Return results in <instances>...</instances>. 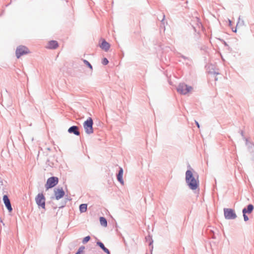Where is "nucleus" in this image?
Instances as JSON below:
<instances>
[{"mask_svg": "<svg viewBox=\"0 0 254 254\" xmlns=\"http://www.w3.org/2000/svg\"><path fill=\"white\" fill-rule=\"evenodd\" d=\"M186 181L190 188L195 190L198 187V177L194 175L191 170H188L186 173Z\"/></svg>", "mask_w": 254, "mask_h": 254, "instance_id": "1", "label": "nucleus"}, {"mask_svg": "<svg viewBox=\"0 0 254 254\" xmlns=\"http://www.w3.org/2000/svg\"><path fill=\"white\" fill-rule=\"evenodd\" d=\"M93 120L91 118H89L83 123L84 128L87 134H91L93 132Z\"/></svg>", "mask_w": 254, "mask_h": 254, "instance_id": "2", "label": "nucleus"}, {"mask_svg": "<svg viewBox=\"0 0 254 254\" xmlns=\"http://www.w3.org/2000/svg\"><path fill=\"white\" fill-rule=\"evenodd\" d=\"M192 90L191 86H189L185 84H180L178 88L177 91L181 94H186Z\"/></svg>", "mask_w": 254, "mask_h": 254, "instance_id": "3", "label": "nucleus"}, {"mask_svg": "<svg viewBox=\"0 0 254 254\" xmlns=\"http://www.w3.org/2000/svg\"><path fill=\"white\" fill-rule=\"evenodd\" d=\"M59 179L57 177H50L47 180L46 184L45 185L46 188L47 190H48L50 188H52L55 187L56 185H57Z\"/></svg>", "mask_w": 254, "mask_h": 254, "instance_id": "4", "label": "nucleus"}, {"mask_svg": "<svg viewBox=\"0 0 254 254\" xmlns=\"http://www.w3.org/2000/svg\"><path fill=\"white\" fill-rule=\"evenodd\" d=\"M30 53L29 49L23 46H20L16 49V56L17 58H19L21 56Z\"/></svg>", "mask_w": 254, "mask_h": 254, "instance_id": "5", "label": "nucleus"}, {"mask_svg": "<svg viewBox=\"0 0 254 254\" xmlns=\"http://www.w3.org/2000/svg\"><path fill=\"white\" fill-rule=\"evenodd\" d=\"M224 216L226 219H233L236 218L237 215L234 210L230 208H225L224 210Z\"/></svg>", "mask_w": 254, "mask_h": 254, "instance_id": "6", "label": "nucleus"}, {"mask_svg": "<svg viewBox=\"0 0 254 254\" xmlns=\"http://www.w3.org/2000/svg\"><path fill=\"white\" fill-rule=\"evenodd\" d=\"M35 200L38 206L43 208H45V198L43 193H39L36 196Z\"/></svg>", "mask_w": 254, "mask_h": 254, "instance_id": "7", "label": "nucleus"}, {"mask_svg": "<svg viewBox=\"0 0 254 254\" xmlns=\"http://www.w3.org/2000/svg\"><path fill=\"white\" fill-rule=\"evenodd\" d=\"M54 192L56 198L57 200L62 198L64 195V191L62 188L55 190Z\"/></svg>", "mask_w": 254, "mask_h": 254, "instance_id": "8", "label": "nucleus"}, {"mask_svg": "<svg viewBox=\"0 0 254 254\" xmlns=\"http://www.w3.org/2000/svg\"><path fill=\"white\" fill-rule=\"evenodd\" d=\"M3 200L4 202V203L7 209H8V211L9 212H11L12 210V208L11 205V203L10 202V200L8 197V196L6 195H4L3 196Z\"/></svg>", "mask_w": 254, "mask_h": 254, "instance_id": "9", "label": "nucleus"}, {"mask_svg": "<svg viewBox=\"0 0 254 254\" xmlns=\"http://www.w3.org/2000/svg\"><path fill=\"white\" fill-rule=\"evenodd\" d=\"M101 43H100V47L105 51H108L110 47V45L105 41L104 39H101L100 40Z\"/></svg>", "mask_w": 254, "mask_h": 254, "instance_id": "10", "label": "nucleus"}, {"mask_svg": "<svg viewBox=\"0 0 254 254\" xmlns=\"http://www.w3.org/2000/svg\"><path fill=\"white\" fill-rule=\"evenodd\" d=\"M58 46L59 44L58 42L56 41L53 40L49 42L47 46H46V48L50 49H54L58 48Z\"/></svg>", "mask_w": 254, "mask_h": 254, "instance_id": "11", "label": "nucleus"}, {"mask_svg": "<svg viewBox=\"0 0 254 254\" xmlns=\"http://www.w3.org/2000/svg\"><path fill=\"white\" fill-rule=\"evenodd\" d=\"M78 128L77 127L72 126L68 128V131L69 133H73L76 135H79L80 133L78 131Z\"/></svg>", "mask_w": 254, "mask_h": 254, "instance_id": "12", "label": "nucleus"}, {"mask_svg": "<svg viewBox=\"0 0 254 254\" xmlns=\"http://www.w3.org/2000/svg\"><path fill=\"white\" fill-rule=\"evenodd\" d=\"M123 170L122 168H120L119 173L117 175V179L121 183V184L124 185V182L123 179Z\"/></svg>", "mask_w": 254, "mask_h": 254, "instance_id": "13", "label": "nucleus"}, {"mask_svg": "<svg viewBox=\"0 0 254 254\" xmlns=\"http://www.w3.org/2000/svg\"><path fill=\"white\" fill-rule=\"evenodd\" d=\"M254 209V206L252 204H249L247 208H244L243 210V214L251 213Z\"/></svg>", "mask_w": 254, "mask_h": 254, "instance_id": "14", "label": "nucleus"}, {"mask_svg": "<svg viewBox=\"0 0 254 254\" xmlns=\"http://www.w3.org/2000/svg\"><path fill=\"white\" fill-rule=\"evenodd\" d=\"M97 245H98L103 250V251L107 253V254H110V251H109L108 249H107L104 245V244L100 242H98L97 243Z\"/></svg>", "mask_w": 254, "mask_h": 254, "instance_id": "15", "label": "nucleus"}, {"mask_svg": "<svg viewBox=\"0 0 254 254\" xmlns=\"http://www.w3.org/2000/svg\"><path fill=\"white\" fill-rule=\"evenodd\" d=\"M79 210L80 212L83 213L85 212L87 210V204H82L79 206Z\"/></svg>", "mask_w": 254, "mask_h": 254, "instance_id": "16", "label": "nucleus"}, {"mask_svg": "<svg viewBox=\"0 0 254 254\" xmlns=\"http://www.w3.org/2000/svg\"><path fill=\"white\" fill-rule=\"evenodd\" d=\"M100 224L104 227H106L107 226V220L104 217H101L100 218Z\"/></svg>", "mask_w": 254, "mask_h": 254, "instance_id": "17", "label": "nucleus"}, {"mask_svg": "<svg viewBox=\"0 0 254 254\" xmlns=\"http://www.w3.org/2000/svg\"><path fill=\"white\" fill-rule=\"evenodd\" d=\"M90 239V237L88 236H86L83 239V241H82V243L83 244H85L87 242H88Z\"/></svg>", "mask_w": 254, "mask_h": 254, "instance_id": "18", "label": "nucleus"}, {"mask_svg": "<svg viewBox=\"0 0 254 254\" xmlns=\"http://www.w3.org/2000/svg\"><path fill=\"white\" fill-rule=\"evenodd\" d=\"M84 250V247H81L79 248L78 252L75 254H81Z\"/></svg>", "mask_w": 254, "mask_h": 254, "instance_id": "19", "label": "nucleus"}, {"mask_svg": "<svg viewBox=\"0 0 254 254\" xmlns=\"http://www.w3.org/2000/svg\"><path fill=\"white\" fill-rule=\"evenodd\" d=\"M84 250V247H81L79 248L78 252L75 254H81Z\"/></svg>", "mask_w": 254, "mask_h": 254, "instance_id": "20", "label": "nucleus"}, {"mask_svg": "<svg viewBox=\"0 0 254 254\" xmlns=\"http://www.w3.org/2000/svg\"><path fill=\"white\" fill-rule=\"evenodd\" d=\"M83 62L90 68L92 69V66L91 64L86 60H84Z\"/></svg>", "mask_w": 254, "mask_h": 254, "instance_id": "21", "label": "nucleus"}, {"mask_svg": "<svg viewBox=\"0 0 254 254\" xmlns=\"http://www.w3.org/2000/svg\"><path fill=\"white\" fill-rule=\"evenodd\" d=\"M109 62H108V60L106 59V58H104L103 60V61H102V64H104V65H106L108 64Z\"/></svg>", "mask_w": 254, "mask_h": 254, "instance_id": "22", "label": "nucleus"}, {"mask_svg": "<svg viewBox=\"0 0 254 254\" xmlns=\"http://www.w3.org/2000/svg\"><path fill=\"white\" fill-rule=\"evenodd\" d=\"M244 219L245 221H247L249 220L248 217L246 215V214H243Z\"/></svg>", "mask_w": 254, "mask_h": 254, "instance_id": "23", "label": "nucleus"}, {"mask_svg": "<svg viewBox=\"0 0 254 254\" xmlns=\"http://www.w3.org/2000/svg\"><path fill=\"white\" fill-rule=\"evenodd\" d=\"M219 74L217 73L216 74H213V77L215 78V80H217V76Z\"/></svg>", "mask_w": 254, "mask_h": 254, "instance_id": "24", "label": "nucleus"}, {"mask_svg": "<svg viewBox=\"0 0 254 254\" xmlns=\"http://www.w3.org/2000/svg\"><path fill=\"white\" fill-rule=\"evenodd\" d=\"M195 123H196V125L197 126V127L199 128V125L198 123L197 122L195 121Z\"/></svg>", "mask_w": 254, "mask_h": 254, "instance_id": "25", "label": "nucleus"}]
</instances>
